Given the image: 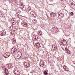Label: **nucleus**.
<instances>
[{
	"mask_svg": "<svg viewBox=\"0 0 75 75\" xmlns=\"http://www.w3.org/2000/svg\"><path fill=\"white\" fill-rule=\"evenodd\" d=\"M18 52H19V51L18 50V49L16 47H13L11 51V53L14 54H18Z\"/></svg>",
	"mask_w": 75,
	"mask_h": 75,
	"instance_id": "f257e3e1",
	"label": "nucleus"
},
{
	"mask_svg": "<svg viewBox=\"0 0 75 75\" xmlns=\"http://www.w3.org/2000/svg\"><path fill=\"white\" fill-rule=\"evenodd\" d=\"M9 28L10 29H11L12 30H13V31L15 30V26H10Z\"/></svg>",
	"mask_w": 75,
	"mask_h": 75,
	"instance_id": "ddd939ff",
	"label": "nucleus"
},
{
	"mask_svg": "<svg viewBox=\"0 0 75 75\" xmlns=\"http://www.w3.org/2000/svg\"><path fill=\"white\" fill-rule=\"evenodd\" d=\"M23 25H25V27H26V26H27V23H23Z\"/></svg>",
	"mask_w": 75,
	"mask_h": 75,
	"instance_id": "a878e982",
	"label": "nucleus"
},
{
	"mask_svg": "<svg viewBox=\"0 0 75 75\" xmlns=\"http://www.w3.org/2000/svg\"><path fill=\"white\" fill-rule=\"evenodd\" d=\"M38 34L39 35L41 36L42 35V32L41 30H39L38 32Z\"/></svg>",
	"mask_w": 75,
	"mask_h": 75,
	"instance_id": "f3484780",
	"label": "nucleus"
},
{
	"mask_svg": "<svg viewBox=\"0 0 75 75\" xmlns=\"http://www.w3.org/2000/svg\"><path fill=\"white\" fill-rule=\"evenodd\" d=\"M71 5H73V4H71Z\"/></svg>",
	"mask_w": 75,
	"mask_h": 75,
	"instance_id": "72a5a7b5",
	"label": "nucleus"
},
{
	"mask_svg": "<svg viewBox=\"0 0 75 75\" xmlns=\"http://www.w3.org/2000/svg\"><path fill=\"white\" fill-rule=\"evenodd\" d=\"M21 8H24V6L23 5H21Z\"/></svg>",
	"mask_w": 75,
	"mask_h": 75,
	"instance_id": "b1692460",
	"label": "nucleus"
},
{
	"mask_svg": "<svg viewBox=\"0 0 75 75\" xmlns=\"http://www.w3.org/2000/svg\"><path fill=\"white\" fill-rule=\"evenodd\" d=\"M33 21L34 23H37V20H35V19H34L33 20Z\"/></svg>",
	"mask_w": 75,
	"mask_h": 75,
	"instance_id": "a211bd4d",
	"label": "nucleus"
},
{
	"mask_svg": "<svg viewBox=\"0 0 75 75\" xmlns=\"http://www.w3.org/2000/svg\"><path fill=\"white\" fill-rule=\"evenodd\" d=\"M33 40V41L37 40V39L36 38H33L32 39Z\"/></svg>",
	"mask_w": 75,
	"mask_h": 75,
	"instance_id": "4be33fe9",
	"label": "nucleus"
},
{
	"mask_svg": "<svg viewBox=\"0 0 75 75\" xmlns=\"http://www.w3.org/2000/svg\"><path fill=\"white\" fill-rule=\"evenodd\" d=\"M5 72L6 75H8V69H7L6 68L5 69Z\"/></svg>",
	"mask_w": 75,
	"mask_h": 75,
	"instance_id": "2eb2a0df",
	"label": "nucleus"
},
{
	"mask_svg": "<svg viewBox=\"0 0 75 75\" xmlns=\"http://www.w3.org/2000/svg\"><path fill=\"white\" fill-rule=\"evenodd\" d=\"M6 31L4 30H2L0 32V35L1 36L5 35H6Z\"/></svg>",
	"mask_w": 75,
	"mask_h": 75,
	"instance_id": "7ed1b4c3",
	"label": "nucleus"
},
{
	"mask_svg": "<svg viewBox=\"0 0 75 75\" xmlns=\"http://www.w3.org/2000/svg\"><path fill=\"white\" fill-rule=\"evenodd\" d=\"M14 73L16 75H20V72L17 70H15L14 71Z\"/></svg>",
	"mask_w": 75,
	"mask_h": 75,
	"instance_id": "1a4fd4ad",
	"label": "nucleus"
},
{
	"mask_svg": "<svg viewBox=\"0 0 75 75\" xmlns=\"http://www.w3.org/2000/svg\"><path fill=\"white\" fill-rule=\"evenodd\" d=\"M38 48H40V47H41V46L40 45V44H39L38 45V46L37 47Z\"/></svg>",
	"mask_w": 75,
	"mask_h": 75,
	"instance_id": "c85d7f7f",
	"label": "nucleus"
},
{
	"mask_svg": "<svg viewBox=\"0 0 75 75\" xmlns=\"http://www.w3.org/2000/svg\"><path fill=\"white\" fill-rule=\"evenodd\" d=\"M10 55V53H6L4 55L5 58H7Z\"/></svg>",
	"mask_w": 75,
	"mask_h": 75,
	"instance_id": "423d86ee",
	"label": "nucleus"
},
{
	"mask_svg": "<svg viewBox=\"0 0 75 75\" xmlns=\"http://www.w3.org/2000/svg\"><path fill=\"white\" fill-rule=\"evenodd\" d=\"M12 42L13 44H15L16 43V38H12Z\"/></svg>",
	"mask_w": 75,
	"mask_h": 75,
	"instance_id": "9b49d317",
	"label": "nucleus"
},
{
	"mask_svg": "<svg viewBox=\"0 0 75 75\" xmlns=\"http://www.w3.org/2000/svg\"><path fill=\"white\" fill-rule=\"evenodd\" d=\"M60 16H61L62 17H63L64 16V14L62 13H61L59 14Z\"/></svg>",
	"mask_w": 75,
	"mask_h": 75,
	"instance_id": "aec40b11",
	"label": "nucleus"
},
{
	"mask_svg": "<svg viewBox=\"0 0 75 75\" xmlns=\"http://www.w3.org/2000/svg\"><path fill=\"white\" fill-rule=\"evenodd\" d=\"M22 24H24V23L22 22Z\"/></svg>",
	"mask_w": 75,
	"mask_h": 75,
	"instance_id": "2f4dec72",
	"label": "nucleus"
},
{
	"mask_svg": "<svg viewBox=\"0 0 75 75\" xmlns=\"http://www.w3.org/2000/svg\"><path fill=\"white\" fill-rule=\"evenodd\" d=\"M11 23L13 25H14L16 23V22L14 20V19H12L11 20Z\"/></svg>",
	"mask_w": 75,
	"mask_h": 75,
	"instance_id": "f8f14e48",
	"label": "nucleus"
},
{
	"mask_svg": "<svg viewBox=\"0 0 75 75\" xmlns=\"http://www.w3.org/2000/svg\"><path fill=\"white\" fill-rule=\"evenodd\" d=\"M63 68L64 69H65V71H67V72H68L69 70V68L65 66H64L63 67Z\"/></svg>",
	"mask_w": 75,
	"mask_h": 75,
	"instance_id": "6e6552de",
	"label": "nucleus"
},
{
	"mask_svg": "<svg viewBox=\"0 0 75 75\" xmlns=\"http://www.w3.org/2000/svg\"><path fill=\"white\" fill-rule=\"evenodd\" d=\"M33 38H38V37H37V36L35 35H34L33 36Z\"/></svg>",
	"mask_w": 75,
	"mask_h": 75,
	"instance_id": "393cba45",
	"label": "nucleus"
},
{
	"mask_svg": "<svg viewBox=\"0 0 75 75\" xmlns=\"http://www.w3.org/2000/svg\"><path fill=\"white\" fill-rule=\"evenodd\" d=\"M50 16L52 18H54L55 16H56V13H54L52 12L50 13Z\"/></svg>",
	"mask_w": 75,
	"mask_h": 75,
	"instance_id": "20e7f679",
	"label": "nucleus"
},
{
	"mask_svg": "<svg viewBox=\"0 0 75 75\" xmlns=\"http://www.w3.org/2000/svg\"><path fill=\"white\" fill-rule=\"evenodd\" d=\"M7 68L8 69H10V68H13V65L11 64H9L7 66Z\"/></svg>",
	"mask_w": 75,
	"mask_h": 75,
	"instance_id": "9d476101",
	"label": "nucleus"
},
{
	"mask_svg": "<svg viewBox=\"0 0 75 75\" xmlns=\"http://www.w3.org/2000/svg\"><path fill=\"white\" fill-rule=\"evenodd\" d=\"M44 62L42 61H41L40 62V67H43V68H44Z\"/></svg>",
	"mask_w": 75,
	"mask_h": 75,
	"instance_id": "f03ea898",
	"label": "nucleus"
},
{
	"mask_svg": "<svg viewBox=\"0 0 75 75\" xmlns=\"http://www.w3.org/2000/svg\"><path fill=\"white\" fill-rule=\"evenodd\" d=\"M32 15L33 16H34V15H35V12H33V13L32 14Z\"/></svg>",
	"mask_w": 75,
	"mask_h": 75,
	"instance_id": "5701e85b",
	"label": "nucleus"
},
{
	"mask_svg": "<svg viewBox=\"0 0 75 75\" xmlns=\"http://www.w3.org/2000/svg\"><path fill=\"white\" fill-rule=\"evenodd\" d=\"M73 63L74 64H75V61L73 62Z\"/></svg>",
	"mask_w": 75,
	"mask_h": 75,
	"instance_id": "7c9ffc66",
	"label": "nucleus"
},
{
	"mask_svg": "<svg viewBox=\"0 0 75 75\" xmlns=\"http://www.w3.org/2000/svg\"><path fill=\"white\" fill-rule=\"evenodd\" d=\"M35 45L37 47H38V43H35Z\"/></svg>",
	"mask_w": 75,
	"mask_h": 75,
	"instance_id": "bb28decb",
	"label": "nucleus"
},
{
	"mask_svg": "<svg viewBox=\"0 0 75 75\" xmlns=\"http://www.w3.org/2000/svg\"><path fill=\"white\" fill-rule=\"evenodd\" d=\"M65 49L66 53L69 54H70V51H69V50L68 49L67 47H66Z\"/></svg>",
	"mask_w": 75,
	"mask_h": 75,
	"instance_id": "dca6fc26",
	"label": "nucleus"
},
{
	"mask_svg": "<svg viewBox=\"0 0 75 75\" xmlns=\"http://www.w3.org/2000/svg\"><path fill=\"white\" fill-rule=\"evenodd\" d=\"M52 50H54L55 49H57V45H54L52 46Z\"/></svg>",
	"mask_w": 75,
	"mask_h": 75,
	"instance_id": "4468645a",
	"label": "nucleus"
},
{
	"mask_svg": "<svg viewBox=\"0 0 75 75\" xmlns=\"http://www.w3.org/2000/svg\"><path fill=\"white\" fill-rule=\"evenodd\" d=\"M54 31H57V30H58V28H57V27H55V28H54Z\"/></svg>",
	"mask_w": 75,
	"mask_h": 75,
	"instance_id": "6ab92c4d",
	"label": "nucleus"
},
{
	"mask_svg": "<svg viewBox=\"0 0 75 75\" xmlns=\"http://www.w3.org/2000/svg\"><path fill=\"white\" fill-rule=\"evenodd\" d=\"M61 43L62 45H65L67 44V41L63 40L61 42Z\"/></svg>",
	"mask_w": 75,
	"mask_h": 75,
	"instance_id": "39448f33",
	"label": "nucleus"
},
{
	"mask_svg": "<svg viewBox=\"0 0 75 75\" xmlns=\"http://www.w3.org/2000/svg\"><path fill=\"white\" fill-rule=\"evenodd\" d=\"M70 14H71V15H73V14H74V12H71L70 13Z\"/></svg>",
	"mask_w": 75,
	"mask_h": 75,
	"instance_id": "cd10ccee",
	"label": "nucleus"
},
{
	"mask_svg": "<svg viewBox=\"0 0 75 75\" xmlns=\"http://www.w3.org/2000/svg\"><path fill=\"white\" fill-rule=\"evenodd\" d=\"M44 74L45 75H47V74H48V73H47V72L45 71L44 72Z\"/></svg>",
	"mask_w": 75,
	"mask_h": 75,
	"instance_id": "412c9836",
	"label": "nucleus"
},
{
	"mask_svg": "<svg viewBox=\"0 0 75 75\" xmlns=\"http://www.w3.org/2000/svg\"><path fill=\"white\" fill-rule=\"evenodd\" d=\"M24 65L26 67V68H28L30 67V64H29L28 63L25 62L24 63Z\"/></svg>",
	"mask_w": 75,
	"mask_h": 75,
	"instance_id": "0eeeda50",
	"label": "nucleus"
},
{
	"mask_svg": "<svg viewBox=\"0 0 75 75\" xmlns=\"http://www.w3.org/2000/svg\"><path fill=\"white\" fill-rule=\"evenodd\" d=\"M61 1H62V0H61Z\"/></svg>",
	"mask_w": 75,
	"mask_h": 75,
	"instance_id": "473e14b6",
	"label": "nucleus"
},
{
	"mask_svg": "<svg viewBox=\"0 0 75 75\" xmlns=\"http://www.w3.org/2000/svg\"><path fill=\"white\" fill-rule=\"evenodd\" d=\"M33 12H33V11H31V13H30V14H33Z\"/></svg>",
	"mask_w": 75,
	"mask_h": 75,
	"instance_id": "c756f323",
	"label": "nucleus"
}]
</instances>
